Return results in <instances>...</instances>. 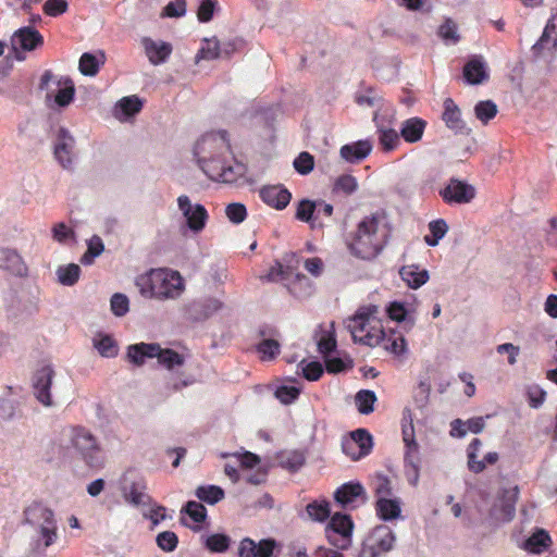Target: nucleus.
<instances>
[{
  "mask_svg": "<svg viewBox=\"0 0 557 557\" xmlns=\"http://www.w3.org/2000/svg\"><path fill=\"white\" fill-rule=\"evenodd\" d=\"M358 187V183L352 175L344 174L336 178L333 191L334 193H343L345 195H351L356 191Z\"/></svg>",
  "mask_w": 557,
  "mask_h": 557,
  "instance_id": "48",
  "label": "nucleus"
},
{
  "mask_svg": "<svg viewBox=\"0 0 557 557\" xmlns=\"http://www.w3.org/2000/svg\"><path fill=\"white\" fill-rule=\"evenodd\" d=\"M383 348L396 357H401L407 351V343L401 332L396 330H383V337L380 342Z\"/></svg>",
  "mask_w": 557,
  "mask_h": 557,
  "instance_id": "24",
  "label": "nucleus"
},
{
  "mask_svg": "<svg viewBox=\"0 0 557 557\" xmlns=\"http://www.w3.org/2000/svg\"><path fill=\"white\" fill-rule=\"evenodd\" d=\"M110 306L113 314L116 317H123L129 310L128 298L124 294L120 293H116L111 297Z\"/></svg>",
  "mask_w": 557,
  "mask_h": 557,
  "instance_id": "56",
  "label": "nucleus"
},
{
  "mask_svg": "<svg viewBox=\"0 0 557 557\" xmlns=\"http://www.w3.org/2000/svg\"><path fill=\"white\" fill-rule=\"evenodd\" d=\"M95 347L102 357L112 358L117 355L116 343L109 335H104L99 341H96Z\"/></svg>",
  "mask_w": 557,
  "mask_h": 557,
  "instance_id": "54",
  "label": "nucleus"
},
{
  "mask_svg": "<svg viewBox=\"0 0 557 557\" xmlns=\"http://www.w3.org/2000/svg\"><path fill=\"white\" fill-rule=\"evenodd\" d=\"M66 0H47L44 4V13L48 16H59L67 11Z\"/></svg>",
  "mask_w": 557,
  "mask_h": 557,
  "instance_id": "61",
  "label": "nucleus"
},
{
  "mask_svg": "<svg viewBox=\"0 0 557 557\" xmlns=\"http://www.w3.org/2000/svg\"><path fill=\"white\" fill-rule=\"evenodd\" d=\"M74 231L63 222L57 223L52 227V237L58 243L63 244L67 239L74 238Z\"/></svg>",
  "mask_w": 557,
  "mask_h": 557,
  "instance_id": "62",
  "label": "nucleus"
},
{
  "mask_svg": "<svg viewBox=\"0 0 557 557\" xmlns=\"http://www.w3.org/2000/svg\"><path fill=\"white\" fill-rule=\"evenodd\" d=\"M375 511L383 521L397 519L401 515L400 502L397 498L379 497L375 503Z\"/></svg>",
  "mask_w": 557,
  "mask_h": 557,
  "instance_id": "25",
  "label": "nucleus"
},
{
  "mask_svg": "<svg viewBox=\"0 0 557 557\" xmlns=\"http://www.w3.org/2000/svg\"><path fill=\"white\" fill-rule=\"evenodd\" d=\"M158 362L166 368L173 370L175 367H182L185 362L184 356L170 348H161L158 355H156Z\"/></svg>",
  "mask_w": 557,
  "mask_h": 557,
  "instance_id": "33",
  "label": "nucleus"
},
{
  "mask_svg": "<svg viewBox=\"0 0 557 557\" xmlns=\"http://www.w3.org/2000/svg\"><path fill=\"white\" fill-rule=\"evenodd\" d=\"M399 274L411 288H419L429 280L426 270H419L416 265H405L400 269Z\"/></svg>",
  "mask_w": 557,
  "mask_h": 557,
  "instance_id": "26",
  "label": "nucleus"
},
{
  "mask_svg": "<svg viewBox=\"0 0 557 557\" xmlns=\"http://www.w3.org/2000/svg\"><path fill=\"white\" fill-rule=\"evenodd\" d=\"M100 62L96 55L89 52L82 54L78 69L83 75L94 76L99 72Z\"/></svg>",
  "mask_w": 557,
  "mask_h": 557,
  "instance_id": "45",
  "label": "nucleus"
},
{
  "mask_svg": "<svg viewBox=\"0 0 557 557\" xmlns=\"http://www.w3.org/2000/svg\"><path fill=\"white\" fill-rule=\"evenodd\" d=\"M317 210V203L309 199H302L298 202L295 218L301 222L309 223Z\"/></svg>",
  "mask_w": 557,
  "mask_h": 557,
  "instance_id": "49",
  "label": "nucleus"
},
{
  "mask_svg": "<svg viewBox=\"0 0 557 557\" xmlns=\"http://www.w3.org/2000/svg\"><path fill=\"white\" fill-rule=\"evenodd\" d=\"M356 405L358 411L362 414H369L374 410V403L376 401L375 393L369 389H361L356 394Z\"/></svg>",
  "mask_w": 557,
  "mask_h": 557,
  "instance_id": "38",
  "label": "nucleus"
},
{
  "mask_svg": "<svg viewBox=\"0 0 557 557\" xmlns=\"http://www.w3.org/2000/svg\"><path fill=\"white\" fill-rule=\"evenodd\" d=\"M225 214L232 223L239 224L247 218V210L243 203L233 202L226 207Z\"/></svg>",
  "mask_w": 557,
  "mask_h": 557,
  "instance_id": "55",
  "label": "nucleus"
},
{
  "mask_svg": "<svg viewBox=\"0 0 557 557\" xmlns=\"http://www.w3.org/2000/svg\"><path fill=\"white\" fill-rule=\"evenodd\" d=\"M334 499L345 509H354L366 504L367 493L359 482H348L341 485L334 493Z\"/></svg>",
  "mask_w": 557,
  "mask_h": 557,
  "instance_id": "11",
  "label": "nucleus"
},
{
  "mask_svg": "<svg viewBox=\"0 0 557 557\" xmlns=\"http://www.w3.org/2000/svg\"><path fill=\"white\" fill-rule=\"evenodd\" d=\"M59 85H63V87H61L58 90V92H57V95L54 97V101L60 107H66L74 99V95H75L74 84H73L71 78L66 77V78L63 79V82L60 81Z\"/></svg>",
  "mask_w": 557,
  "mask_h": 557,
  "instance_id": "40",
  "label": "nucleus"
},
{
  "mask_svg": "<svg viewBox=\"0 0 557 557\" xmlns=\"http://www.w3.org/2000/svg\"><path fill=\"white\" fill-rule=\"evenodd\" d=\"M396 535L388 525L379 524L366 536L359 557H381L394 548Z\"/></svg>",
  "mask_w": 557,
  "mask_h": 557,
  "instance_id": "7",
  "label": "nucleus"
},
{
  "mask_svg": "<svg viewBox=\"0 0 557 557\" xmlns=\"http://www.w3.org/2000/svg\"><path fill=\"white\" fill-rule=\"evenodd\" d=\"M25 519L28 523L39 527L40 539L44 541V547L51 546L57 537V522L53 511L41 503H33L25 511Z\"/></svg>",
  "mask_w": 557,
  "mask_h": 557,
  "instance_id": "6",
  "label": "nucleus"
},
{
  "mask_svg": "<svg viewBox=\"0 0 557 557\" xmlns=\"http://www.w3.org/2000/svg\"><path fill=\"white\" fill-rule=\"evenodd\" d=\"M377 306L360 308L349 320L348 329L355 342L375 347L383 337L382 321L376 317Z\"/></svg>",
  "mask_w": 557,
  "mask_h": 557,
  "instance_id": "4",
  "label": "nucleus"
},
{
  "mask_svg": "<svg viewBox=\"0 0 557 557\" xmlns=\"http://www.w3.org/2000/svg\"><path fill=\"white\" fill-rule=\"evenodd\" d=\"M349 436L354 440L356 445L363 451L370 454L373 447L372 435L366 429H357L352 431Z\"/></svg>",
  "mask_w": 557,
  "mask_h": 557,
  "instance_id": "50",
  "label": "nucleus"
},
{
  "mask_svg": "<svg viewBox=\"0 0 557 557\" xmlns=\"http://www.w3.org/2000/svg\"><path fill=\"white\" fill-rule=\"evenodd\" d=\"M429 230L432 235L430 237L429 235L425 236V243L429 246H436L438 244V240L442 239L445 234L448 231L447 223L443 219H438L435 221L430 222Z\"/></svg>",
  "mask_w": 557,
  "mask_h": 557,
  "instance_id": "43",
  "label": "nucleus"
},
{
  "mask_svg": "<svg viewBox=\"0 0 557 557\" xmlns=\"http://www.w3.org/2000/svg\"><path fill=\"white\" fill-rule=\"evenodd\" d=\"M59 282L64 286H73L81 275V268L76 263L59 267L57 270Z\"/></svg>",
  "mask_w": 557,
  "mask_h": 557,
  "instance_id": "35",
  "label": "nucleus"
},
{
  "mask_svg": "<svg viewBox=\"0 0 557 557\" xmlns=\"http://www.w3.org/2000/svg\"><path fill=\"white\" fill-rule=\"evenodd\" d=\"M312 284L305 274H296L295 281L288 285L289 292L296 297H304L310 294Z\"/></svg>",
  "mask_w": 557,
  "mask_h": 557,
  "instance_id": "46",
  "label": "nucleus"
},
{
  "mask_svg": "<svg viewBox=\"0 0 557 557\" xmlns=\"http://www.w3.org/2000/svg\"><path fill=\"white\" fill-rule=\"evenodd\" d=\"M300 394V389L295 386H281L276 389V398L284 405L294 403Z\"/></svg>",
  "mask_w": 557,
  "mask_h": 557,
  "instance_id": "60",
  "label": "nucleus"
},
{
  "mask_svg": "<svg viewBox=\"0 0 557 557\" xmlns=\"http://www.w3.org/2000/svg\"><path fill=\"white\" fill-rule=\"evenodd\" d=\"M323 372V367L319 361H311L302 368L304 377L311 382L318 381Z\"/></svg>",
  "mask_w": 557,
  "mask_h": 557,
  "instance_id": "63",
  "label": "nucleus"
},
{
  "mask_svg": "<svg viewBox=\"0 0 557 557\" xmlns=\"http://www.w3.org/2000/svg\"><path fill=\"white\" fill-rule=\"evenodd\" d=\"M194 153L201 170L212 181L233 184L246 174V165L232 153L225 131L205 134L196 143Z\"/></svg>",
  "mask_w": 557,
  "mask_h": 557,
  "instance_id": "1",
  "label": "nucleus"
},
{
  "mask_svg": "<svg viewBox=\"0 0 557 557\" xmlns=\"http://www.w3.org/2000/svg\"><path fill=\"white\" fill-rule=\"evenodd\" d=\"M376 126V134L381 150L385 153L395 151L400 146V133H397L393 127L386 126L376 120L374 116Z\"/></svg>",
  "mask_w": 557,
  "mask_h": 557,
  "instance_id": "20",
  "label": "nucleus"
},
{
  "mask_svg": "<svg viewBox=\"0 0 557 557\" xmlns=\"http://www.w3.org/2000/svg\"><path fill=\"white\" fill-rule=\"evenodd\" d=\"M550 544L552 539L548 532L543 529H539L524 542L523 547L530 553L540 554L548 548Z\"/></svg>",
  "mask_w": 557,
  "mask_h": 557,
  "instance_id": "28",
  "label": "nucleus"
},
{
  "mask_svg": "<svg viewBox=\"0 0 557 557\" xmlns=\"http://www.w3.org/2000/svg\"><path fill=\"white\" fill-rule=\"evenodd\" d=\"M262 361L275 359L281 351V344L277 338H264L256 347Z\"/></svg>",
  "mask_w": 557,
  "mask_h": 557,
  "instance_id": "32",
  "label": "nucleus"
},
{
  "mask_svg": "<svg viewBox=\"0 0 557 557\" xmlns=\"http://www.w3.org/2000/svg\"><path fill=\"white\" fill-rule=\"evenodd\" d=\"M195 494L197 498L209 505H214L224 498V491L216 485L199 486Z\"/></svg>",
  "mask_w": 557,
  "mask_h": 557,
  "instance_id": "34",
  "label": "nucleus"
},
{
  "mask_svg": "<svg viewBox=\"0 0 557 557\" xmlns=\"http://www.w3.org/2000/svg\"><path fill=\"white\" fill-rule=\"evenodd\" d=\"M230 544H231L230 536H227L225 534H221V533L209 535L206 539V543H205L206 547L211 553H224L228 549Z\"/></svg>",
  "mask_w": 557,
  "mask_h": 557,
  "instance_id": "44",
  "label": "nucleus"
},
{
  "mask_svg": "<svg viewBox=\"0 0 557 557\" xmlns=\"http://www.w3.org/2000/svg\"><path fill=\"white\" fill-rule=\"evenodd\" d=\"M306 511L311 520L324 522L331 518L330 503L326 499L313 500L306 506Z\"/></svg>",
  "mask_w": 557,
  "mask_h": 557,
  "instance_id": "30",
  "label": "nucleus"
},
{
  "mask_svg": "<svg viewBox=\"0 0 557 557\" xmlns=\"http://www.w3.org/2000/svg\"><path fill=\"white\" fill-rule=\"evenodd\" d=\"M0 269L20 277L27 275V267L22 257L9 248H0Z\"/></svg>",
  "mask_w": 557,
  "mask_h": 557,
  "instance_id": "19",
  "label": "nucleus"
},
{
  "mask_svg": "<svg viewBox=\"0 0 557 557\" xmlns=\"http://www.w3.org/2000/svg\"><path fill=\"white\" fill-rule=\"evenodd\" d=\"M141 45L149 62L153 65L164 63L172 53V45L165 41H156L149 37L141 39Z\"/></svg>",
  "mask_w": 557,
  "mask_h": 557,
  "instance_id": "18",
  "label": "nucleus"
},
{
  "mask_svg": "<svg viewBox=\"0 0 557 557\" xmlns=\"http://www.w3.org/2000/svg\"><path fill=\"white\" fill-rule=\"evenodd\" d=\"M482 446V442L479 438H473L467 449V457H468V468L473 473H481L485 469L484 461H479L476 459V454L480 450Z\"/></svg>",
  "mask_w": 557,
  "mask_h": 557,
  "instance_id": "36",
  "label": "nucleus"
},
{
  "mask_svg": "<svg viewBox=\"0 0 557 557\" xmlns=\"http://www.w3.org/2000/svg\"><path fill=\"white\" fill-rule=\"evenodd\" d=\"M372 143L369 139L358 140L352 144L344 145L341 150V157L350 163H357L366 159L372 151Z\"/></svg>",
  "mask_w": 557,
  "mask_h": 557,
  "instance_id": "22",
  "label": "nucleus"
},
{
  "mask_svg": "<svg viewBox=\"0 0 557 557\" xmlns=\"http://www.w3.org/2000/svg\"><path fill=\"white\" fill-rule=\"evenodd\" d=\"M104 250V245L102 239L94 235L87 243V250L82 256L81 262L85 265H90L94 263L96 257L100 256Z\"/></svg>",
  "mask_w": 557,
  "mask_h": 557,
  "instance_id": "37",
  "label": "nucleus"
},
{
  "mask_svg": "<svg viewBox=\"0 0 557 557\" xmlns=\"http://www.w3.org/2000/svg\"><path fill=\"white\" fill-rule=\"evenodd\" d=\"M149 496L145 493V487L139 486L137 483H133L126 494V500L135 506L145 505Z\"/></svg>",
  "mask_w": 557,
  "mask_h": 557,
  "instance_id": "58",
  "label": "nucleus"
},
{
  "mask_svg": "<svg viewBox=\"0 0 557 557\" xmlns=\"http://www.w3.org/2000/svg\"><path fill=\"white\" fill-rule=\"evenodd\" d=\"M44 36L32 26L16 29L11 37V49L17 61L26 59V52L35 51L44 46Z\"/></svg>",
  "mask_w": 557,
  "mask_h": 557,
  "instance_id": "9",
  "label": "nucleus"
},
{
  "mask_svg": "<svg viewBox=\"0 0 557 557\" xmlns=\"http://www.w3.org/2000/svg\"><path fill=\"white\" fill-rule=\"evenodd\" d=\"M426 125L422 117H409L400 125V137L408 144H416L422 139Z\"/></svg>",
  "mask_w": 557,
  "mask_h": 557,
  "instance_id": "21",
  "label": "nucleus"
},
{
  "mask_svg": "<svg viewBox=\"0 0 557 557\" xmlns=\"http://www.w3.org/2000/svg\"><path fill=\"white\" fill-rule=\"evenodd\" d=\"M156 542L160 549L171 553L176 549L178 545V537L172 531H163L157 535Z\"/></svg>",
  "mask_w": 557,
  "mask_h": 557,
  "instance_id": "52",
  "label": "nucleus"
},
{
  "mask_svg": "<svg viewBox=\"0 0 557 557\" xmlns=\"http://www.w3.org/2000/svg\"><path fill=\"white\" fill-rule=\"evenodd\" d=\"M277 542L274 539H262L259 542L244 537L238 544L239 557H272Z\"/></svg>",
  "mask_w": 557,
  "mask_h": 557,
  "instance_id": "14",
  "label": "nucleus"
},
{
  "mask_svg": "<svg viewBox=\"0 0 557 557\" xmlns=\"http://www.w3.org/2000/svg\"><path fill=\"white\" fill-rule=\"evenodd\" d=\"M160 351V345L157 343H138L127 347V359L135 366H143L146 358H154Z\"/></svg>",
  "mask_w": 557,
  "mask_h": 557,
  "instance_id": "23",
  "label": "nucleus"
},
{
  "mask_svg": "<svg viewBox=\"0 0 557 557\" xmlns=\"http://www.w3.org/2000/svg\"><path fill=\"white\" fill-rule=\"evenodd\" d=\"M141 296L156 299H174L184 290V281L177 271L152 269L135 282Z\"/></svg>",
  "mask_w": 557,
  "mask_h": 557,
  "instance_id": "3",
  "label": "nucleus"
},
{
  "mask_svg": "<svg viewBox=\"0 0 557 557\" xmlns=\"http://www.w3.org/2000/svg\"><path fill=\"white\" fill-rule=\"evenodd\" d=\"M182 512L187 513L196 523H201L207 518L206 507L201 503L195 500H189L182 509Z\"/></svg>",
  "mask_w": 557,
  "mask_h": 557,
  "instance_id": "51",
  "label": "nucleus"
},
{
  "mask_svg": "<svg viewBox=\"0 0 557 557\" xmlns=\"http://www.w3.org/2000/svg\"><path fill=\"white\" fill-rule=\"evenodd\" d=\"M54 371L50 366L42 367L34 376V389L36 398L45 406H51L50 387Z\"/></svg>",
  "mask_w": 557,
  "mask_h": 557,
  "instance_id": "17",
  "label": "nucleus"
},
{
  "mask_svg": "<svg viewBox=\"0 0 557 557\" xmlns=\"http://www.w3.org/2000/svg\"><path fill=\"white\" fill-rule=\"evenodd\" d=\"M164 12H165L166 16L181 17L186 13V1L185 0L171 1L164 8Z\"/></svg>",
  "mask_w": 557,
  "mask_h": 557,
  "instance_id": "64",
  "label": "nucleus"
},
{
  "mask_svg": "<svg viewBox=\"0 0 557 557\" xmlns=\"http://www.w3.org/2000/svg\"><path fill=\"white\" fill-rule=\"evenodd\" d=\"M442 120L445 125L454 131L455 134H469L470 128L461 116V110L451 98H446L443 102Z\"/></svg>",
  "mask_w": 557,
  "mask_h": 557,
  "instance_id": "15",
  "label": "nucleus"
},
{
  "mask_svg": "<svg viewBox=\"0 0 557 557\" xmlns=\"http://www.w3.org/2000/svg\"><path fill=\"white\" fill-rule=\"evenodd\" d=\"M442 199L448 203H469L475 197V188L460 180L450 178L445 188L440 190Z\"/></svg>",
  "mask_w": 557,
  "mask_h": 557,
  "instance_id": "12",
  "label": "nucleus"
},
{
  "mask_svg": "<svg viewBox=\"0 0 557 557\" xmlns=\"http://www.w3.org/2000/svg\"><path fill=\"white\" fill-rule=\"evenodd\" d=\"M294 169L300 175H308L314 168V158L311 153L302 151L293 162Z\"/></svg>",
  "mask_w": 557,
  "mask_h": 557,
  "instance_id": "47",
  "label": "nucleus"
},
{
  "mask_svg": "<svg viewBox=\"0 0 557 557\" xmlns=\"http://www.w3.org/2000/svg\"><path fill=\"white\" fill-rule=\"evenodd\" d=\"M405 474L409 484L416 486L420 476V457L419 453L410 454L405 453Z\"/></svg>",
  "mask_w": 557,
  "mask_h": 557,
  "instance_id": "29",
  "label": "nucleus"
},
{
  "mask_svg": "<svg viewBox=\"0 0 557 557\" xmlns=\"http://www.w3.org/2000/svg\"><path fill=\"white\" fill-rule=\"evenodd\" d=\"M385 219L384 211H376L358 223L348 242V249L355 257L369 260L383 250L388 240Z\"/></svg>",
  "mask_w": 557,
  "mask_h": 557,
  "instance_id": "2",
  "label": "nucleus"
},
{
  "mask_svg": "<svg viewBox=\"0 0 557 557\" xmlns=\"http://www.w3.org/2000/svg\"><path fill=\"white\" fill-rule=\"evenodd\" d=\"M342 449L343 453L351 460H359L369 455L368 453L360 449L350 436L343 438Z\"/></svg>",
  "mask_w": 557,
  "mask_h": 557,
  "instance_id": "57",
  "label": "nucleus"
},
{
  "mask_svg": "<svg viewBox=\"0 0 557 557\" xmlns=\"http://www.w3.org/2000/svg\"><path fill=\"white\" fill-rule=\"evenodd\" d=\"M354 521L349 515L335 512L329 520L324 533L336 549H348L352 542Z\"/></svg>",
  "mask_w": 557,
  "mask_h": 557,
  "instance_id": "8",
  "label": "nucleus"
},
{
  "mask_svg": "<svg viewBox=\"0 0 557 557\" xmlns=\"http://www.w3.org/2000/svg\"><path fill=\"white\" fill-rule=\"evenodd\" d=\"M216 5V0H202L197 11V17L199 22H210L213 17Z\"/></svg>",
  "mask_w": 557,
  "mask_h": 557,
  "instance_id": "59",
  "label": "nucleus"
},
{
  "mask_svg": "<svg viewBox=\"0 0 557 557\" xmlns=\"http://www.w3.org/2000/svg\"><path fill=\"white\" fill-rule=\"evenodd\" d=\"M306 462L305 454L300 450H292L281 455V463L283 468L289 471L299 470Z\"/></svg>",
  "mask_w": 557,
  "mask_h": 557,
  "instance_id": "41",
  "label": "nucleus"
},
{
  "mask_svg": "<svg viewBox=\"0 0 557 557\" xmlns=\"http://www.w3.org/2000/svg\"><path fill=\"white\" fill-rule=\"evenodd\" d=\"M318 351L324 356L330 355L335 350L337 344L333 330H321L317 338Z\"/></svg>",
  "mask_w": 557,
  "mask_h": 557,
  "instance_id": "42",
  "label": "nucleus"
},
{
  "mask_svg": "<svg viewBox=\"0 0 557 557\" xmlns=\"http://www.w3.org/2000/svg\"><path fill=\"white\" fill-rule=\"evenodd\" d=\"M71 444L88 467L100 469L104 466L103 449L96 436L86 428L74 426L72 429Z\"/></svg>",
  "mask_w": 557,
  "mask_h": 557,
  "instance_id": "5",
  "label": "nucleus"
},
{
  "mask_svg": "<svg viewBox=\"0 0 557 557\" xmlns=\"http://www.w3.org/2000/svg\"><path fill=\"white\" fill-rule=\"evenodd\" d=\"M261 200L276 210L285 209L292 199L290 191L283 185H268L259 190Z\"/></svg>",
  "mask_w": 557,
  "mask_h": 557,
  "instance_id": "16",
  "label": "nucleus"
},
{
  "mask_svg": "<svg viewBox=\"0 0 557 557\" xmlns=\"http://www.w3.org/2000/svg\"><path fill=\"white\" fill-rule=\"evenodd\" d=\"M401 434H403V441L406 446L405 453H409V451H410V454L419 453V445L416 441L414 428H413L412 419L410 416L408 419L406 416H404V418H403Z\"/></svg>",
  "mask_w": 557,
  "mask_h": 557,
  "instance_id": "31",
  "label": "nucleus"
},
{
  "mask_svg": "<svg viewBox=\"0 0 557 557\" xmlns=\"http://www.w3.org/2000/svg\"><path fill=\"white\" fill-rule=\"evenodd\" d=\"M117 107L125 115L132 116L140 112L143 102L137 96H127L117 102Z\"/></svg>",
  "mask_w": 557,
  "mask_h": 557,
  "instance_id": "53",
  "label": "nucleus"
},
{
  "mask_svg": "<svg viewBox=\"0 0 557 557\" xmlns=\"http://www.w3.org/2000/svg\"><path fill=\"white\" fill-rule=\"evenodd\" d=\"M497 106L492 100L479 101L474 107V113L478 120L487 124L497 114Z\"/></svg>",
  "mask_w": 557,
  "mask_h": 557,
  "instance_id": "39",
  "label": "nucleus"
},
{
  "mask_svg": "<svg viewBox=\"0 0 557 557\" xmlns=\"http://www.w3.org/2000/svg\"><path fill=\"white\" fill-rule=\"evenodd\" d=\"M463 76L469 84L478 85L487 78L485 65L478 59H472L463 66Z\"/></svg>",
  "mask_w": 557,
  "mask_h": 557,
  "instance_id": "27",
  "label": "nucleus"
},
{
  "mask_svg": "<svg viewBox=\"0 0 557 557\" xmlns=\"http://www.w3.org/2000/svg\"><path fill=\"white\" fill-rule=\"evenodd\" d=\"M75 138L63 127L58 131L53 154L58 163L65 170H71L74 161Z\"/></svg>",
  "mask_w": 557,
  "mask_h": 557,
  "instance_id": "13",
  "label": "nucleus"
},
{
  "mask_svg": "<svg viewBox=\"0 0 557 557\" xmlns=\"http://www.w3.org/2000/svg\"><path fill=\"white\" fill-rule=\"evenodd\" d=\"M177 206L190 231L199 233L205 228L209 214L202 205H193L187 195H181L177 198Z\"/></svg>",
  "mask_w": 557,
  "mask_h": 557,
  "instance_id": "10",
  "label": "nucleus"
}]
</instances>
